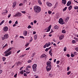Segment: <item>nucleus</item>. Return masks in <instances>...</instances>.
Instances as JSON below:
<instances>
[{"instance_id":"nucleus-1","label":"nucleus","mask_w":78,"mask_h":78,"mask_svg":"<svg viewBox=\"0 0 78 78\" xmlns=\"http://www.w3.org/2000/svg\"><path fill=\"white\" fill-rule=\"evenodd\" d=\"M51 64V62L50 61H48L47 63V66L46 67V69H47V70L48 72L50 71V70L51 69L52 67Z\"/></svg>"},{"instance_id":"nucleus-2","label":"nucleus","mask_w":78,"mask_h":78,"mask_svg":"<svg viewBox=\"0 0 78 78\" xmlns=\"http://www.w3.org/2000/svg\"><path fill=\"white\" fill-rule=\"evenodd\" d=\"M12 48H9L7 50H6L4 52V54H5V56H9V55H10V54H11V51H10V50H11Z\"/></svg>"},{"instance_id":"nucleus-3","label":"nucleus","mask_w":78,"mask_h":78,"mask_svg":"<svg viewBox=\"0 0 78 78\" xmlns=\"http://www.w3.org/2000/svg\"><path fill=\"white\" fill-rule=\"evenodd\" d=\"M41 11V8L39 6H35L34 7V11L36 13H39Z\"/></svg>"},{"instance_id":"nucleus-4","label":"nucleus","mask_w":78,"mask_h":78,"mask_svg":"<svg viewBox=\"0 0 78 78\" xmlns=\"http://www.w3.org/2000/svg\"><path fill=\"white\" fill-rule=\"evenodd\" d=\"M32 69L34 72H36L37 70V64H34L32 66Z\"/></svg>"},{"instance_id":"nucleus-5","label":"nucleus","mask_w":78,"mask_h":78,"mask_svg":"<svg viewBox=\"0 0 78 78\" xmlns=\"http://www.w3.org/2000/svg\"><path fill=\"white\" fill-rule=\"evenodd\" d=\"M58 23L60 24L61 25H63V24H64V21L63 20V19L62 18H60L59 19L58 21Z\"/></svg>"},{"instance_id":"nucleus-6","label":"nucleus","mask_w":78,"mask_h":78,"mask_svg":"<svg viewBox=\"0 0 78 78\" xmlns=\"http://www.w3.org/2000/svg\"><path fill=\"white\" fill-rule=\"evenodd\" d=\"M22 16V14L21 13H19L18 12L15 14V17H16V16H17V17H21Z\"/></svg>"},{"instance_id":"nucleus-7","label":"nucleus","mask_w":78,"mask_h":78,"mask_svg":"<svg viewBox=\"0 0 78 78\" xmlns=\"http://www.w3.org/2000/svg\"><path fill=\"white\" fill-rule=\"evenodd\" d=\"M51 25H50L47 29H45V30H47L46 32L50 31Z\"/></svg>"},{"instance_id":"nucleus-8","label":"nucleus","mask_w":78,"mask_h":78,"mask_svg":"<svg viewBox=\"0 0 78 78\" xmlns=\"http://www.w3.org/2000/svg\"><path fill=\"white\" fill-rule=\"evenodd\" d=\"M46 4L48 7H51L52 6H53V5L52 4L50 3L49 2H47L46 3Z\"/></svg>"},{"instance_id":"nucleus-9","label":"nucleus","mask_w":78,"mask_h":78,"mask_svg":"<svg viewBox=\"0 0 78 78\" xmlns=\"http://www.w3.org/2000/svg\"><path fill=\"white\" fill-rule=\"evenodd\" d=\"M8 30V28L7 27H5L3 29V30L5 32H6Z\"/></svg>"},{"instance_id":"nucleus-10","label":"nucleus","mask_w":78,"mask_h":78,"mask_svg":"<svg viewBox=\"0 0 78 78\" xmlns=\"http://www.w3.org/2000/svg\"><path fill=\"white\" fill-rule=\"evenodd\" d=\"M64 37V35H61L59 37V39L60 40H62V39H63Z\"/></svg>"},{"instance_id":"nucleus-11","label":"nucleus","mask_w":78,"mask_h":78,"mask_svg":"<svg viewBox=\"0 0 78 78\" xmlns=\"http://www.w3.org/2000/svg\"><path fill=\"white\" fill-rule=\"evenodd\" d=\"M51 45V43L49 42L48 43H47L45 44V45L47 47H48Z\"/></svg>"},{"instance_id":"nucleus-12","label":"nucleus","mask_w":78,"mask_h":78,"mask_svg":"<svg viewBox=\"0 0 78 78\" xmlns=\"http://www.w3.org/2000/svg\"><path fill=\"white\" fill-rule=\"evenodd\" d=\"M4 37L5 39H8L9 37V36H8V34H5L4 35Z\"/></svg>"},{"instance_id":"nucleus-13","label":"nucleus","mask_w":78,"mask_h":78,"mask_svg":"<svg viewBox=\"0 0 78 78\" xmlns=\"http://www.w3.org/2000/svg\"><path fill=\"white\" fill-rule=\"evenodd\" d=\"M27 33H28V32H27V31L26 30L24 31L23 32V34L24 36H27Z\"/></svg>"},{"instance_id":"nucleus-14","label":"nucleus","mask_w":78,"mask_h":78,"mask_svg":"<svg viewBox=\"0 0 78 78\" xmlns=\"http://www.w3.org/2000/svg\"><path fill=\"white\" fill-rule=\"evenodd\" d=\"M16 3H17L16 2H13L12 5V7L13 8H14V7L16 6Z\"/></svg>"},{"instance_id":"nucleus-15","label":"nucleus","mask_w":78,"mask_h":78,"mask_svg":"<svg viewBox=\"0 0 78 78\" xmlns=\"http://www.w3.org/2000/svg\"><path fill=\"white\" fill-rule=\"evenodd\" d=\"M69 20V16H67L65 19V21L66 22H68Z\"/></svg>"},{"instance_id":"nucleus-16","label":"nucleus","mask_w":78,"mask_h":78,"mask_svg":"<svg viewBox=\"0 0 78 78\" xmlns=\"http://www.w3.org/2000/svg\"><path fill=\"white\" fill-rule=\"evenodd\" d=\"M71 3L70 1H68L67 3V6H69V5H71Z\"/></svg>"},{"instance_id":"nucleus-17","label":"nucleus","mask_w":78,"mask_h":78,"mask_svg":"<svg viewBox=\"0 0 78 78\" xmlns=\"http://www.w3.org/2000/svg\"><path fill=\"white\" fill-rule=\"evenodd\" d=\"M51 51H52V50L51 49V50L50 51H49V54L51 56H52V55H53L52 53H51Z\"/></svg>"},{"instance_id":"nucleus-18","label":"nucleus","mask_w":78,"mask_h":78,"mask_svg":"<svg viewBox=\"0 0 78 78\" xmlns=\"http://www.w3.org/2000/svg\"><path fill=\"white\" fill-rule=\"evenodd\" d=\"M62 3L64 4V5L66 4V0H62Z\"/></svg>"},{"instance_id":"nucleus-19","label":"nucleus","mask_w":78,"mask_h":78,"mask_svg":"<svg viewBox=\"0 0 78 78\" xmlns=\"http://www.w3.org/2000/svg\"><path fill=\"white\" fill-rule=\"evenodd\" d=\"M46 56H47V55H45V54H43L41 55V58H45V57H46Z\"/></svg>"},{"instance_id":"nucleus-20","label":"nucleus","mask_w":78,"mask_h":78,"mask_svg":"<svg viewBox=\"0 0 78 78\" xmlns=\"http://www.w3.org/2000/svg\"><path fill=\"white\" fill-rule=\"evenodd\" d=\"M38 2L40 5H41L42 4V2L41 0H38Z\"/></svg>"},{"instance_id":"nucleus-21","label":"nucleus","mask_w":78,"mask_h":78,"mask_svg":"<svg viewBox=\"0 0 78 78\" xmlns=\"http://www.w3.org/2000/svg\"><path fill=\"white\" fill-rule=\"evenodd\" d=\"M72 6L70 5L69 6V7H68V9L70 11V10H71L72 9Z\"/></svg>"},{"instance_id":"nucleus-22","label":"nucleus","mask_w":78,"mask_h":78,"mask_svg":"<svg viewBox=\"0 0 78 78\" xmlns=\"http://www.w3.org/2000/svg\"><path fill=\"white\" fill-rule=\"evenodd\" d=\"M4 22H5V20H2L0 23V26H1V25H2V24H3Z\"/></svg>"},{"instance_id":"nucleus-23","label":"nucleus","mask_w":78,"mask_h":78,"mask_svg":"<svg viewBox=\"0 0 78 78\" xmlns=\"http://www.w3.org/2000/svg\"><path fill=\"white\" fill-rule=\"evenodd\" d=\"M62 33L64 34L65 33H66V31L65 30H62Z\"/></svg>"},{"instance_id":"nucleus-24","label":"nucleus","mask_w":78,"mask_h":78,"mask_svg":"<svg viewBox=\"0 0 78 78\" xmlns=\"http://www.w3.org/2000/svg\"><path fill=\"white\" fill-rule=\"evenodd\" d=\"M58 26L57 25H55L54 27V28L55 29H58Z\"/></svg>"},{"instance_id":"nucleus-25","label":"nucleus","mask_w":78,"mask_h":78,"mask_svg":"<svg viewBox=\"0 0 78 78\" xmlns=\"http://www.w3.org/2000/svg\"><path fill=\"white\" fill-rule=\"evenodd\" d=\"M37 35H35L34 36V39L36 40V39H37Z\"/></svg>"},{"instance_id":"nucleus-26","label":"nucleus","mask_w":78,"mask_h":78,"mask_svg":"<svg viewBox=\"0 0 78 78\" xmlns=\"http://www.w3.org/2000/svg\"><path fill=\"white\" fill-rule=\"evenodd\" d=\"M8 46V43H6L3 47L2 48H4L7 47Z\"/></svg>"},{"instance_id":"nucleus-27","label":"nucleus","mask_w":78,"mask_h":78,"mask_svg":"<svg viewBox=\"0 0 78 78\" xmlns=\"http://www.w3.org/2000/svg\"><path fill=\"white\" fill-rule=\"evenodd\" d=\"M57 2L56 3L55 5H54V9H55V8H56V7H57Z\"/></svg>"},{"instance_id":"nucleus-28","label":"nucleus","mask_w":78,"mask_h":78,"mask_svg":"<svg viewBox=\"0 0 78 78\" xmlns=\"http://www.w3.org/2000/svg\"><path fill=\"white\" fill-rule=\"evenodd\" d=\"M72 43L73 44H75L76 43V41L75 40H73L72 41Z\"/></svg>"},{"instance_id":"nucleus-29","label":"nucleus","mask_w":78,"mask_h":78,"mask_svg":"<svg viewBox=\"0 0 78 78\" xmlns=\"http://www.w3.org/2000/svg\"><path fill=\"white\" fill-rule=\"evenodd\" d=\"M2 59H3V61H5V60L6 59V58L4 57H3L2 58Z\"/></svg>"},{"instance_id":"nucleus-30","label":"nucleus","mask_w":78,"mask_h":78,"mask_svg":"<svg viewBox=\"0 0 78 78\" xmlns=\"http://www.w3.org/2000/svg\"><path fill=\"white\" fill-rule=\"evenodd\" d=\"M48 13L49 14H51V11L50 10L48 11Z\"/></svg>"},{"instance_id":"nucleus-31","label":"nucleus","mask_w":78,"mask_h":78,"mask_svg":"<svg viewBox=\"0 0 78 78\" xmlns=\"http://www.w3.org/2000/svg\"><path fill=\"white\" fill-rule=\"evenodd\" d=\"M53 76V74H51V73H49V76L51 77V76Z\"/></svg>"},{"instance_id":"nucleus-32","label":"nucleus","mask_w":78,"mask_h":78,"mask_svg":"<svg viewBox=\"0 0 78 78\" xmlns=\"http://www.w3.org/2000/svg\"><path fill=\"white\" fill-rule=\"evenodd\" d=\"M66 50H67V48H66V47H65L64 48L63 51H66Z\"/></svg>"},{"instance_id":"nucleus-33","label":"nucleus","mask_w":78,"mask_h":78,"mask_svg":"<svg viewBox=\"0 0 78 78\" xmlns=\"http://www.w3.org/2000/svg\"><path fill=\"white\" fill-rule=\"evenodd\" d=\"M8 12V10H4V12H5V14H6V13H7V12Z\"/></svg>"},{"instance_id":"nucleus-34","label":"nucleus","mask_w":78,"mask_h":78,"mask_svg":"<svg viewBox=\"0 0 78 78\" xmlns=\"http://www.w3.org/2000/svg\"><path fill=\"white\" fill-rule=\"evenodd\" d=\"M67 8V7H65V8L63 9V11H66Z\"/></svg>"},{"instance_id":"nucleus-35","label":"nucleus","mask_w":78,"mask_h":78,"mask_svg":"<svg viewBox=\"0 0 78 78\" xmlns=\"http://www.w3.org/2000/svg\"><path fill=\"white\" fill-rule=\"evenodd\" d=\"M75 9H78V7L77 6H76L74 8Z\"/></svg>"},{"instance_id":"nucleus-36","label":"nucleus","mask_w":78,"mask_h":78,"mask_svg":"<svg viewBox=\"0 0 78 78\" xmlns=\"http://www.w3.org/2000/svg\"><path fill=\"white\" fill-rule=\"evenodd\" d=\"M35 54H36V53L35 52L33 53L32 54V57H34V55H35Z\"/></svg>"},{"instance_id":"nucleus-37","label":"nucleus","mask_w":78,"mask_h":78,"mask_svg":"<svg viewBox=\"0 0 78 78\" xmlns=\"http://www.w3.org/2000/svg\"><path fill=\"white\" fill-rule=\"evenodd\" d=\"M2 15L3 16H5V15H6V13L4 12L2 13Z\"/></svg>"},{"instance_id":"nucleus-38","label":"nucleus","mask_w":78,"mask_h":78,"mask_svg":"<svg viewBox=\"0 0 78 78\" xmlns=\"http://www.w3.org/2000/svg\"><path fill=\"white\" fill-rule=\"evenodd\" d=\"M71 56L73 58V57H74L75 56V55H73V54H71Z\"/></svg>"},{"instance_id":"nucleus-39","label":"nucleus","mask_w":78,"mask_h":78,"mask_svg":"<svg viewBox=\"0 0 78 78\" xmlns=\"http://www.w3.org/2000/svg\"><path fill=\"white\" fill-rule=\"evenodd\" d=\"M71 73V71H69L67 73V75H70V74Z\"/></svg>"},{"instance_id":"nucleus-40","label":"nucleus","mask_w":78,"mask_h":78,"mask_svg":"<svg viewBox=\"0 0 78 78\" xmlns=\"http://www.w3.org/2000/svg\"><path fill=\"white\" fill-rule=\"evenodd\" d=\"M27 28L28 29H30V28H31L32 27H31V26L29 25Z\"/></svg>"},{"instance_id":"nucleus-41","label":"nucleus","mask_w":78,"mask_h":78,"mask_svg":"<svg viewBox=\"0 0 78 78\" xmlns=\"http://www.w3.org/2000/svg\"><path fill=\"white\" fill-rule=\"evenodd\" d=\"M30 44L29 43H27L26 45H25V46L26 47H28V45H29V44Z\"/></svg>"},{"instance_id":"nucleus-42","label":"nucleus","mask_w":78,"mask_h":78,"mask_svg":"<svg viewBox=\"0 0 78 78\" xmlns=\"http://www.w3.org/2000/svg\"><path fill=\"white\" fill-rule=\"evenodd\" d=\"M20 74H23V71H22L20 72Z\"/></svg>"},{"instance_id":"nucleus-43","label":"nucleus","mask_w":78,"mask_h":78,"mask_svg":"<svg viewBox=\"0 0 78 78\" xmlns=\"http://www.w3.org/2000/svg\"><path fill=\"white\" fill-rule=\"evenodd\" d=\"M69 70H70V67H68L67 68V71H69Z\"/></svg>"},{"instance_id":"nucleus-44","label":"nucleus","mask_w":78,"mask_h":78,"mask_svg":"<svg viewBox=\"0 0 78 78\" xmlns=\"http://www.w3.org/2000/svg\"><path fill=\"white\" fill-rule=\"evenodd\" d=\"M60 62V61H57L56 62V64H59Z\"/></svg>"},{"instance_id":"nucleus-45","label":"nucleus","mask_w":78,"mask_h":78,"mask_svg":"<svg viewBox=\"0 0 78 78\" xmlns=\"http://www.w3.org/2000/svg\"><path fill=\"white\" fill-rule=\"evenodd\" d=\"M20 38H22V39H25V37L23 36H20Z\"/></svg>"},{"instance_id":"nucleus-46","label":"nucleus","mask_w":78,"mask_h":78,"mask_svg":"<svg viewBox=\"0 0 78 78\" xmlns=\"http://www.w3.org/2000/svg\"><path fill=\"white\" fill-rule=\"evenodd\" d=\"M75 50H76V51H78V47H77L76 48H75Z\"/></svg>"},{"instance_id":"nucleus-47","label":"nucleus","mask_w":78,"mask_h":78,"mask_svg":"<svg viewBox=\"0 0 78 78\" xmlns=\"http://www.w3.org/2000/svg\"><path fill=\"white\" fill-rule=\"evenodd\" d=\"M11 14L8 15V18H9V17H11Z\"/></svg>"},{"instance_id":"nucleus-48","label":"nucleus","mask_w":78,"mask_h":78,"mask_svg":"<svg viewBox=\"0 0 78 78\" xmlns=\"http://www.w3.org/2000/svg\"><path fill=\"white\" fill-rule=\"evenodd\" d=\"M32 62L31 60H29L28 61V63H30V62Z\"/></svg>"},{"instance_id":"nucleus-49","label":"nucleus","mask_w":78,"mask_h":78,"mask_svg":"<svg viewBox=\"0 0 78 78\" xmlns=\"http://www.w3.org/2000/svg\"><path fill=\"white\" fill-rule=\"evenodd\" d=\"M21 12L22 13H23V14H25V13L26 12L25 11H21Z\"/></svg>"},{"instance_id":"nucleus-50","label":"nucleus","mask_w":78,"mask_h":78,"mask_svg":"<svg viewBox=\"0 0 78 78\" xmlns=\"http://www.w3.org/2000/svg\"><path fill=\"white\" fill-rule=\"evenodd\" d=\"M2 72H3V70H0V74H1V73H2Z\"/></svg>"},{"instance_id":"nucleus-51","label":"nucleus","mask_w":78,"mask_h":78,"mask_svg":"<svg viewBox=\"0 0 78 78\" xmlns=\"http://www.w3.org/2000/svg\"><path fill=\"white\" fill-rule=\"evenodd\" d=\"M17 74H15L14 75V77L15 78H16V77H17Z\"/></svg>"},{"instance_id":"nucleus-52","label":"nucleus","mask_w":78,"mask_h":78,"mask_svg":"<svg viewBox=\"0 0 78 78\" xmlns=\"http://www.w3.org/2000/svg\"><path fill=\"white\" fill-rule=\"evenodd\" d=\"M11 75L12 76H13L14 75V73L12 72V73Z\"/></svg>"},{"instance_id":"nucleus-53","label":"nucleus","mask_w":78,"mask_h":78,"mask_svg":"<svg viewBox=\"0 0 78 78\" xmlns=\"http://www.w3.org/2000/svg\"><path fill=\"white\" fill-rule=\"evenodd\" d=\"M30 48L29 47L26 49V50H30Z\"/></svg>"},{"instance_id":"nucleus-54","label":"nucleus","mask_w":78,"mask_h":78,"mask_svg":"<svg viewBox=\"0 0 78 78\" xmlns=\"http://www.w3.org/2000/svg\"><path fill=\"white\" fill-rule=\"evenodd\" d=\"M24 76H27V75L26 73H24Z\"/></svg>"},{"instance_id":"nucleus-55","label":"nucleus","mask_w":78,"mask_h":78,"mask_svg":"<svg viewBox=\"0 0 78 78\" xmlns=\"http://www.w3.org/2000/svg\"><path fill=\"white\" fill-rule=\"evenodd\" d=\"M46 47H47V46L45 45H45L44 46L43 48H45Z\"/></svg>"},{"instance_id":"nucleus-56","label":"nucleus","mask_w":78,"mask_h":78,"mask_svg":"<svg viewBox=\"0 0 78 78\" xmlns=\"http://www.w3.org/2000/svg\"><path fill=\"white\" fill-rule=\"evenodd\" d=\"M30 73V71H29V72L27 71L26 72V73H27V74H28Z\"/></svg>"},{"instance_id":"nucleus-57","label":"nucleus","mask_w":78,"mask_h":78,"mask_svg":"<svg viewBox=\"0 0 78 78\" xmlns=\"http://www.w3.org/2000/svg\"><path fill=\"white\" fill-rule=\"evenodd\" d=\"M74 55H77V52H74Z\"/></svg>"},{"instance_id":"nucleus-58","label":"nucleus","mask_w":78,"mask_h":78,"mask_svg":"<svg viewBox=\"0 0 78 78\" xmlns=\"http://www.w3.org/2000/svg\"><path fill=\"white\" fill-rule=\"evenodd\" d=\"M36 22H37V21H36V20H35L34 21V23H36Z\"/></svg>"},{"instance_id":"nucleus-59","label":"nucleus","mask_w":78,"mask_h":78,"mask_svg":"<svg viewBox=\"0 0 78 78\" xmlns=\"http://www.w3.org/2000/svg\"><path fill=\"white\" fill-rule=\"evenodd\" d=\"M27 67H28V68H31V66L30 65H28L27 66Z\"/></svg>"},{"instance_id":"nucleus-60","label":"nucleus","mask_w":78,"mask_h":78,"mask_svg":"<svg viewBox=\"0 0 78 78\" xmlns=\"http://www.w3.org/2000/svg\"><path fill=\"white\" fill-rule=\"evenodd\" d=\"M23 5V4L22 3H20L19 5V6H22Z\"/></svg>"},{"instance_id":"nucleus-61","label":"nucleus","mask_w":78,"mask_h":78,"mask_svg":"<svg viewBox=\"0 0 78 78\" xmlns=\"http://www.w3.org/2000/svg\"><path fill=\"white\" fill-rule=\"evenodd\" d=\"M2 40H5V37H2Z\"/></svg>"},{"instance_id":"nucleus-62","label":"nucleus","mask_w":78,"mask_h":78,"mask_svg":"<svg viewBox=\"0 0 78 78\" xmlns=\"http://www.w3.org/2000/svg\"><path fill=\"white\" fill-rule=\"evenodd\" d=\"M15 23L16 24H18V22L17 20L16 21V22H15Z\"/></svg>"},{"instance_id":"nucleus-63","label":"nucleus","mask_w":78,"mask_h":78,"mask_svg":"<svg viewBox=\"0 0 78 78\" xmlns=\"http://www.w3.org/2000/svg\"><path fill=\"white\" fill-rule=\"evenodd\" d=\"M26 70H29V69H28V68L27 67H26Z\"/></svg>"},{"instance_id":"nucleus-64","label":"nucleus","mask_w":78,"mask_h":78,"mask_svg":"<svg viewBox=\"0 0 78 78\" xmlns=\"http://www.w3.org/2000/svg\"><path fill=\"white\" fill-rule=\"evenodd\" d=\"M36 32L35 31H34L33 32V34H35L36 33Z\"/></svg>"}]
</instances>
